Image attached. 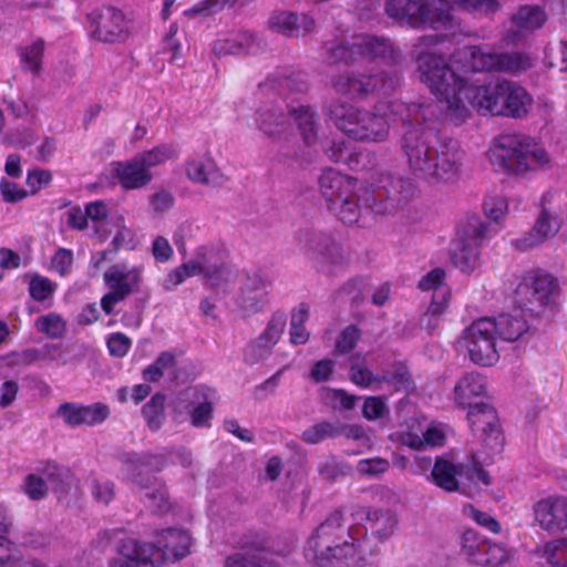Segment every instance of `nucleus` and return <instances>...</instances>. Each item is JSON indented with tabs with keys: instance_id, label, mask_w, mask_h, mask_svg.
<instances>
[{
	"instance_id": "6e6d98bb",
	"label": "nucleus",
	"mask_w": 567,
	"mask_h": 567,
	"mask_svg": "<svg viewBox=\"0 0 567 567\" xmlns=\"http://www.w3.org/2000/svg\"><path fill=\"white\" fill-rule=\"evenodd\" d=\"M462 512L464 516L473 519L478 525L487 528L492 533L498 534L501 532V526L496 519H494L489 514L476 509L473 505H464Z\"/></svg>"
},
{
	"instance_id": "0e129e2a",
	"label": "nucleus",
	"mask_w": 567,
	"mask_h": 567,
	"mask_svg": "<svg viewBox=\"0 0 567 567\" xmlns=\"http://www.w3.org/2000/svg\"><path fill=\"white\" fill-rule=\"evenodd\" d=\"M445 271L441 268H435L423 276L417 286L422 291L434 290V292H437L443 289H447L446 287H443Z\"/></svg>"
},
{
	"instance_id": "1a4fd4ad",
	"label": "nucleus",
	"mask_w": 567,
	"mask_h": 567,
	"mask_svg": "<svg viewBox=\"0 0 567 567\" xmlns=\"http://www.w3.org/2000/svg\"><path fill=\"white\" fill-rule=\"evenodd\" d=\"M342 520V514L334 512L316 529L305 548L308 560L324 567L333 559H342L353 554V543L340 540Z\"/></svg>"
},
{
	"instance_id": "a19ab883",
	"label": "nucleus",
	"mask_w": 567,
	"mask_h": 567,
	"mask_svg": "<svg viewBox=\"0 0 567 567\" xmlns=\"http://www.w3.org/2000/svg\"><path fill=\"white\" fill-rule=\"evenodd\" d=\"M495 321L497 334L506 341H515L528 330V324L522 317L503 315Z\"/></svg>"
},
{
	"instance_id": "e2e57ef3",
	"label": "nucleus",
	"mask_w": 567,
	"mask_h": 567,
	"mask_svg": "<svg viewBox=\"0 0 567 567\" xmlns=\"http://www.w3.org/2000/svg\"><path fill=\"white\" fill-rule=\"evenodd\" d=\"M73 252L65 248H60L51 258V269L60 276H66L72 268Z\"/></svg>"
},
{
	"instance_id": "2eb2a0df",
	"label": "nucleus",
	"mask_w": 567,
	"mask_h": 567,
	"mask_svg": "<svg viewBox=\"0 0 567 567\" xmlns=\"http://www.w3.org/2000/svg\"><path fill=\"white\" fill-rule=\"evenodd\" d=\"M144 266L118 262L104 272V284L109 292L101 299V307L110 315L116 303L137 291L143 281Z\"/></svg>"
},
{
	"instance_id": "39448f33",
	"label": "nucleus",
	"mask_w": 567,
	"mask_h": 567,
	"mask_svg": "<svg viewBox=\"0 0 567 567\" xmlns=\"http://www.w3.org/2000/svg\"><path fill=\"white\" fill-rule=\"evenodd\" d=\"M487 157L496 172L514 176H525L550 163L546 150L534 140L512 134L495 138Z\"/></svg>"
},
{
	"instance_id": "4d7b16f0",
	"label": "nucleus",
	"mask_w": 567,
	"mask_h": 567,
	"mask_svg": "<svg viewBox=\"0 0 567 567\" xmlns=\"http://www.w3.org/2000/svg\"><path fill=\"white\" fill-rule=\"evenodd\" d=\"M151 254L156 262L166 264L174 257V249L164 236H155L151 244Z\"/></svg>"
},
{
	"instance_id": "5fc2aeb1",
	"label": "nucleus",
	"mask_w": 567,
	"mask_h": 567,
	"mask_svg": "<svg viewBox=\"0 0 567 567\" xmlns=\"http://www.w3.org/2000/svg\"><path fill=\"white\" fill-rule=\"evenodd\" d=\"M143 496L147 499L148 506L156 513H164L167 508V497L164 486L156 485L155 487L142 486Z\"/></svg>"
},
{
	"instance_id": "f257e3e1",
	"label": "nucleus",
	"mask_w": 567,
	"mask_h": 567,
	"mask_svg": "<svg viewBox=\"0 0 567 567\" xmlns=\"http://www.w3.org/2000/svg\"><path fill=\"white\" fill-rule=\"evenodd\" d=\"M443 40L441 35H424L415 44L419 76L436 96L447 120L463 123L473 110L494 115L522 117L529 111L533 99L527 91L511 81L470 84L432 49Z\"/></svg>"
},
{
	"instance_id": "c85d7f7f",
	"label": "nucleus",
	"mask_w": 567,
	"mask_h": 567,
	"mask_svg": "<svg viewBox=\"0 0 567 567\" xmlns=\"http://www.w3.org/2000/svg\"><path fill=\"white\" fill-rule=\"evenodd\" d=\"M65 473L56 464H47L41 473L28 474L21 486L22 492L32 501H40L47 496L48 485L55 482Z\"/></svg>"
},
{
	"instance_id": "7ed1b4c3",
	"label": "nucleus",
	"mask_w": 567,
	"mask_h": 567,
	"mask_svg": "<svg viewBox=\"0 0 567 567\" xmlns=\"http://www.w3.org/2000/svg\"><path fill=\"white\" fill-rule=\"evenodd\" d=\"M489 4L491 0H389L385 11L412 28L441 30L453 27V9L477 10Z\"/></svg>"
},
{
	"instance_id": "423d86ee",
	"label": "nucleus",
	"mask_w": 567,
	"mask_h": 567,
	"mask_svg": "<svg viewBox=\"0 0 567 567\" xmlns=\"http://www.w3.org/2000/svg\"><path fill=\"white\" fill-rule=\"evenodd\" d=\"M190 536L182 529H167L157 535L156 543L138 544L133 539L123 543L121 557L111 567H162L188 555Z\"/></svg>"
},
{
	"instance_id": "a18cd8bd",
	"label": "nucleus",
	"mask_w": 567,
	"mask_h": 567,
	"mask_svg": "<svg viewBox=\"0 0 567 567\" xmlns=\"http://www.w3.org/2000/svg\"><path fill=\"white\" fill-rule=\"evenodd\" d=\"M451 299V293L449 289H443L442 291L434 292L433 299L426 313L423 317V321H426L427 329L430 331L434 330L437 324V319L441 317L447 309Z\"/></svg>"
},
{
	"instance_id": "c9c22d12",
	"label": "nucleus",
	"mask_w": 567,
	"mask_h": 567,
	"mask_svg": "<svg viewBox=\"0 0 567 567\" xmlns=\"http://www.w3.org/2000/svg\"><path fill=\"white\" fill-rule=\"evenodd\" d=\"M45 43L37 38L22 43L18 48V55L23 70L37 75L42 70V60Z\"/></svg>"
},
{
	"instance_id": "7c9ffc66",
	"label": "nucleus",
	"mask_w": 567,
	"mask_h": 567,
	"mask_svg": "<svg viewBox=\"0 0 567 567\" xmlns=\"http://www.w3.org/2000/svg\"><path fill=\"white\" fill-rule=\"evenodd\" d=\"M186 395L194 399L196 406L190 413V422L196 427L208 426L213 413V404L216 392L206 386H198L186 392Z\"/></svg>"
},
{
	"instance_id": "20e7f679",
	"label": "nucleus",
	"mask_w": 567,
	"mask_h": 567,
	"mask_svg": "<svg viewBox=\"0 0 567 567\" xmlns=\"http://www.w3.org/2000/svg\"><path fill=\"white\" fill-rule=\"evenodd\" d=\"M228 251L221 243H208L195 248L192 257L172 269L164 280L162 287L172 291L190 277L199 276L210 287H219L229 282L234 272L227 264Z\"/></svg>"
},
{
	"instance_id": "37998d69",
	"label": "nucleus",
	"mask_w": 567,
	"mask_h": 567,
	"mask_svg": "<svg viewBox=\"0 0 567 567\" xmlns=\"http://www.w3.org/2000/svg\"><path fill=\"white\" fill-rule=\"evenodd\" d=\"M30 297L35 301H45L54 295L56 284L39 274H27Z\"/></svg>"
},
{
	"instance_id": "680f3d73",
	"label": "nucleus",
	"mask_w": 567,
	"mask_h": 567,
	"mask_svg": "<svg viewBox=\"0 0 567 567\" xmlns=\"http://www.w3.org/2000/svg\"><path fill=\"white\" fill-rule=\"evenodd\" d=\"M52 181V174L48 169L35 168L27 174L25 184L31 189V194H37L47 187Z\"/></svg>"
},
{
	"instance_id": "412c9836",
	"label": "nucleus",
	"mask_w": 567,
	"mask_h": 567,
	"mask_svg": "<svg viewBox=\"0 0 567 567\" xmlns=\"http://www.w3.org/2000/svg\"><path fill=\"white\" fill-rule=\"evenodd\" d=\"M255 121L257 127L274 140L285 138L290 132L289 107L265 105L257 111Z\"/></svg>"
},
{
	"instance_id": "0eeeda50",
	"label": "nucleus",
	"mask_w": 567,
	"mask_h": 567,
	"mask_svg": "<svg viewBox=\"0 0 567 567\" xmlns=\"http://www.w3.org/2000/svg\"><path fill=\"white\" fill-rule=\"evenodd\" d=\"M334 90L341 95L330 107V116L336 127L343 132L349 141L333 142L330 148V158L337 163L349 164L354 156V110L352 90V72L347 71L333 81Z\"/></svg>"
},
{
	"instance_id": "4c0bfd02",
	"label": "nucleus",
	"mask_w": 567,
	"mask_h": 567,
	"mask_svg": "<svg viewBox=\"0 0 567 567\" xmlns=\"http://www.w3.org/2000/svg\"><path fill=\"white\" fill-rule=\"evenodd\" d=\"M352 433L353 429L350 426H343L339 423L321 422L305 430L301 437L308 444H318L326 439L333 437L339 434L350 437L352 436Z\"/></svg>"
},
{
	"instance_id": "9b49d317",
	"label": "nucleus",
	"mask_w": 567,
	"mask_h": 567,
	"mask_svg": "<svg viewBox=\"0 0 567 567\" xmlns=\"http://www.w3.org/2000/svg\"><path fill=\"white\" fill-rule=\"evenodd\" d=\"M464 70L472 71H525L533 65L532 59L523 53H496L488 47H464L454 56Z\"/></svg>"
},
{
	"instance_id": "69168bd1",
	"label": "nucleus",
	"mask_w": 567,
	"mask_h": 567,
	"mask_svg": "<svg viewBox=\"0 0 567 567\" xmlns=\"http://www.w3.org/2000/svg\"><path fill=\"white\" fill-rule=\"evenodd\" d=\"M362 413L368 420H378L388 413V406L382 398L370 396L362 405Z\"/></svg>"
},
{
	"instance_id": "603ef678",
	"label": "nucleus",
	"mask_w": 567,
	"mask_h": 567,
	"mask_svg": "<svg viewBox=\"0 0 567 567\" xmlns=\"http://www.w3.org/2000/svg\"><path fill=\"white\" fill-rule=\"evenodd\" d=\"M320 398L333 409L350 410L354 405V398L342 390L322 388L320 390Z\"/></svg>"
},
{
	"instance_id": "e433bc0d",
	"label": "nucleus",
	"mask_w": 567,
	"mask_h": 567,
	"mask_svg": "<svg viewBox=\"0 0 567 567\" xmlns=\"http://www.w3.org/2000/svg\"><path fill=\"white\" fill-rule=\"evenodd\" d=\"M353 38V33L348 31L347 34L336 35V38L327 44V59L330 64H344L351 69L350 63L353 58L351 41Z\"/></svg>"
},
{
	"instance_id": "9d476101",
	"label": "nucleus",
	"mask_w": 567,
	"mask_h": 567,
	"mask_svg": "<svg viewBox=\"0 0 567 567\" xmlns=\"http://www.w3.org/2000/svg\"><path fill=\"white\" fill-rule=\"evenodd\" d=\"M433 483L446 492H455L461 484L477 491L491 485V476L475 460L454 463L446 457H439L432 468Z\"/></svg>"
},
{
	"instance_id": "4468645a",
	"label": "nucleus",
	"mask_w": 567,
	"mask_h": 567,
	"mask_svg": "<svg viewBox=\"0 0 567 567\" xmlns=\"http://www.w3.org/2000/svg\"><path fill=\"white\" fill-rule=\"evenodd\" d=\"M487 233L486 224L478 216H470L462 220L452 241V258L462 271H472L480 259V248Z\"/></svg>"
},
{
	"instance_id": "c756f323",
	"label": "nucleus",
	"mask_w": 567,
	"mask_h": 567,
	"mask_svg": "<svg viewBox=\"0 0 567 567\" xmlns=\"http://www.w3.org/2000/svg\"><path fill=\"white\" fill-rule=\"evenodd\" d=\"M487 393L486 380L483 375L471 372L464 374L454 386V401L461 408H473L477 404L476 399L485 396Z\"/></svg>"
},
{
	"instance_id": "f3484780",
	"label": "nucleus",
	"mask_w": 567,
	"mask_h": 567,
	"mask_svg": "<svg viewBox=\"0 0 567 567\" xmlns=\"http://www.w3.org/2000/svg\"><path fill=\"white\" fill-rule=\"evenodd\" d=\"M536 525L549 534L564 533L567 522V496L548 495L533 505Z\"/></svg>"
},
{
	"instance_id": "de8ad7c7",
	"label": "nucleus",
	"mask_w": 567,
	"mask_h": 567,
	"mask_svg": "<svg viewBox=\"0 0 567 567\" xmlns=\"http://www.w3.org/2000/svg\"><path fill=\"white\" fill-rule=\"evenodd\" d=\"M286 326V316L284 313H275L271 316L265 330L258 338L272 349L282 336Z\"/></svg>"
},
{
	"instance_id": "774afa93",
	"label": "nucleus",
	"mask_w": 567,
	"mask_h": 567,
	"mask_svg": "<svg viewBox=\"0 0 567 567\" xmlns=\"http://www.w3.org/2000/svg\"><path fill=\"white\" fill-rule=\"evenodd\" d=\"M19 560L16 545L6 536L0 535V567H14Z\"/></svg>"
},
{
	"instance_id": "864d4df0",
	"label": "nucleus",
	"mask_w": 567,
	"mask_h": 567,
	"mask_svg": "<svg viewBox=\"0 0 567 567\" xmlns=\"http://www.w3.org/2000/svg\"><path fill=\"white\" fill-rule=\"evenodd\" d=\"M483 207L486 216L489 219L494 221H499L508 213V200L503 195L491 194L486 196Z\"/></svg>"
},
{
	"instance_id": "052dcab7",
	"label": "nucleus",
	"mask_w": 567,
	"mask_h": 567,
	"mask_svg": "<svg viewBox=\"0 0 567 567\" xmlns=\"http://www.w3.org/2000/svg\"><path fill=\"white\" fill-rule=\"evenodd\" d=\"M270 352H271V348L268 347L259 338H256L254 341H251L246 347L245 352H244V358L247 363L255 364V363L268 358Z\"/></svg>"
},
{
	"instance_id": "5701e85b",
	"label": "nucleus",
	"mask_w": 567,
	"mask_h": 567,
	"mask_svg": "<svg viewBox=\"0 0 567 567\" xmlns=\"http://www.w3.org/2000/svg\"><path fill=\"white\" fill-rule=\"evenodd\" d=\"M384 183V181H382ZM374 197L372 200L370 198L364 197V195H360L367 203L370 205H375L377 200L384 202L383 208L379 209V212H393L400 208L403 204H405L413 194L412 186L409 182L403 179L389 181L385 179V184L382 187H374L372 189Z\"/></svg>"
},
{
	"instance_id": "a211bd4d",
	"label": "nucleus",
	"mask_w": 567,
	"mask_h": 567,
	"mask_svg": "<svg viewBox=\"0 0 567 567\" xmlns=\"http://www.w3.org/2000/svg\"><path fill=\"white\" fill-rule=\"evenodd\" d=\"M90 21L89 31L91 35L102 42H120L128 35V21L124 14L115 9H106L95 20L93 17Z\"/></svg>"
},
{
	"instance_id": "dca6fc26",
	"label": "nucleus",
	"mask_w": 567,
	"mask_h": 567,
	"mask_svg": "<svg viewBox=\"0 0 567 567\" xmlns=\"http://www.w3.org/2000/svg\"><path fill=\"white\" fill-rule=\"evenodd\" d=\"M460 555L474 565L498 567L508 561L513 553L504 545L492 543L477 532L468 529L460 537Z\"/></svg>"
},
{
	"instance_id": "bb28decb",
	"label": "nucleus",
	"mask_w": 567,
	"mask_h": 567,
	"mask_svg": "<svg viewBox=\"0 0 567 567\" xmlns=\"http://www.w3.org/2000/svg\"><path fill=\"white\" fill-rule=\"evenodd\" d=\"M110 172L126 189L143 187L152 179V174L137 155L131 161L112 163Z\"/></svg>"
},
{
	"instance_id": "ea45409f",
	"label": "nucleus",
	"mask_w": 567,
	"mask_h": 567,
	"mask_svg": "<svg viewBox=\"0 0 567 567\" xmlns=\"http://www.w3.org/2000/svg\"><path fill=\"white\" fill-rule=\"evenodd\" d=\"M537 551L549 567H567V538L548 540Z\"/></svg>"
},
{
	"instance_id": "2f4dec72",
	"label": "nucleus",
	"mask_w": 567,
	"mask_h": 567,
	"mask_svg": "<svg viewBox=\"0 0 567 567\" xmlns=\"http://www.w3.org/2000/svg\"><path fill=\"white\" fill-rule=\"evenodd\" d=\"M290 123L293 121L306 145L316 144L318 132L317 113L309 105L289 107Z\"/></svg>"
},
{
	"instance_id": "473e14b6",
	"label": "nucleus",
	"mask_w": 567,
	"mask_h": 567,
	"mask_svg": "<svg viewBox=\"0 0 567 567\" xmlns=\"http://www.w3.org/2000/svg\"><path fill=\"white\" fill-rule=\"evenodd\" d=\"M310 318V306L300 302L291 309L289 322V341L292 346L306 344L310 339V331L306 323Z\"/></svg>"
},
{
	"instance_id": "f8f14e48",
	"label": "nucleus",
	"mask_w": 567,
	"mask_h": 567,
	"mask_svg": "<svg viewBox=\"0 0 567 567\" xmlns=\"http://www.w3.org/2000/svg\"><path fill=\"white\" fill-rule=\"evenodd\" d=\"M320 193L328 209L343 224L354 223V181L351 176L329 168L319 178Z\"/></svg>"
},
{
	"instance_id": "b1692460",
	"label": "nucleus",
	"mask_w": 567,
	"mask_h": 567,
	"mask_svg": "<svg viewBox=\"0 0 567 567\" xmlns=\"http://www.w3.org/2000/svg\"><path fill=\"white\" fill-rule=\"evenodd\" d=\"M547 20L545 10L539 6L520 7L512 16L507 37L513 41L525 38L542 28Z\"/></svg>"
},
{
	"instance_id": "cd10ccee",
	"label": "nucleus",
	"mask_w": 567,
	"mask_h": 567,
	"mask_svg": "<svg viewBox=\"0 0 567 567\" xmlns=\"http://www.w3.org/2000/svg\"><path fill=\"white\" fill-rule=\"evenodd\" d=\"M184 168L187 178L193 183L215 186L223 182V174L209 154L188 158Z\"/></svg>"
},
{
	"instance_id": "58836bf2",
	"label": "nucleus",
	"mask_w": 567,
	"mask_h": 567,
	"mask_svg": "<svg viewBox=\"0 0 567 567\" xmlns=\"http://www.w3.org/2000/svg\"><path fill=\"white\" fill-rule=\"evenodd\" d=\"M256 38L248 32H239L230 38L218 40L215 50L220 54L255 53Z\"/></svg>"
},
{
	"instance_id": "338daca9",
	"label": "nucleus",
	"mask_w": 567,
	"mask_h": 567,
	"mask_svg": "<svg viewBox=\"0 0 567 567\" xmlns=\"http://www.w3.org/2000/svg\"><path fill=\"white\" fill-rule=\"evenodd\" d=\"M117 231L113 238V244L116 248L125 247L127 249H134L136 247V240L134 231L124 225L123 217H118L116 221Z\"/></svg>"
},
{
	"instance_id": "72a5a7b5",
	"label": "nucleus",
	"mask_w": 567,
	"mask_h": 567,
	"mask_svg": "<svg viewBox=\"0 0 567 567\" xmlns=\"http://www.w3.org/2000/svg\"><path fill=\"white\" fill-rule=\"evenodd\" d=\"M357 140L377 142L386 135L388 121L383 114L363 113L357 115Z\"/></svg>"
},
{
	"instance_id": "f03ea898",
	"label": "nucleus",
	"mask_w": 567,
	"mask_h": 567,
	"mask_svg": "<svg viewBox=\"0 0 567 567\" xmlns=\"http://www.w3.org/2000/svg\"><path fill=\"white\" fill-rule=\"evenodd\" d=\"M430 130L411 128L402 150L413 174L431 184L455 183L461 175L462 156L457 150L435 148Z\"/></svg>"
},
{
	"instance_id": "6ab92c4d",
	"label": "nucleus",
	"mask_w": 567,
	"mask_h": 567,
	"mask_svg": "<svg viewBox=\"0 0 567 567\" xmlns=\"http://www.w3.org/2000/svg\"><path fill=\"white\" fill-rule=\"evenodd\" d=\"M467 420L473 433L489 445H501L502 433L496 412L488 404H475L468 409Z\"/></svg>"
},
{
	"instance_id": "8fccbe9b",
	"label": "nucleus",
	"mask_w": 567,
	"mask_h": 567,
	"mask_svg": "<svg viewBox=\"0 0 567 567\" xmlns=\"http://www.w3.org/2000/svg\"><path fill=\"white\" fill-rule=\"evenodd\" d=\"M225 567H276L261 554H234L225 560Z\"/></svg>"
},
{
	"instance_id": "3c124183",
	"label": "nucleus",
	"mask_w": 567,
	"mask_h": 567,
	"mask_svg": "<svg viewBox=\"0 0 567 567\" xmlns=\"http://www.w3.org/2000/svg\"><path fill=\"white\" fill-rule=\"evenodd\" d=\"M164 395L155 394L143 408L144 417L152 430H157L164 420Z\"/></svg>"
},
{
	"instance_id": "49530a36",
	"label": "nucleus",
	"mask_w": 567,
	"mask_h": 567,
	"mask_svg": "<svg viewBox=\"0 0 567 567\" xmlns=\"http://www.w3.org/2000/svg\"><path fill=\"white\" fill-rule=\"evenodd\" d=\"M390 50L386 41L373 35H357V55L361 54L367 58L383 56Z\"/></svg>"
},
{
	"instance_id": "aec40b11",
	"label": "nucleus",
	"mask_w": 567,
	"mask_h": 567,
	"mask_svg": "<svg viewBox=\"0 0 567 567\" xmlns=\"http://www.w3.org/2000/svg\"><path fill=\"white\" fill-rule=\"evenodd\" d=\"M406 431L401 433V442L411 449L441 446L445 442L446 429L442 424H430L423 427L420 421L411 419Z\"/></svg>"
},
{
	"instance_id": "393cba45",
	"label": "nucleus",
	"mask_w": 567,
	"mask_h": 567,
	"mask_svg": "<svg viewBox=\"0 0 567 567\" xmlns=\"http://www.w3.org/2000/svg\"><path fill=\"white\" fill-rule=\"evenodd\" d=\"M557 290L555 278L546 272L536 271L524 278L518 293L526 296L530 303L547 305Z\"/></svg>"
},
{
	"instance_id": "09e8293b",
	"label": "nucleus",
	"mask_w": 567,
	"mask_h": 567,
	"mask_svg": "<svg viewBox=\"0 0 567 567\" xmlns=\"http://www.w3.org/2000/svg\"><path fill=\"white\" fill-rule=\"evenodd\" d=\"M87 218L94 223V229L101 239H105L111 230L104 226L107 224L105 220L107 216V208L103 202H92L85 207Z\"/></svg>"
},
{
	"instance_id": "79ce46f5",
	"label": "nucleus",
	"mask_w": 567,
	"mask_h": 567,
	"mask_svg": "<svg viewBox=\"0 0 567 567\" xmlns=\"http://www.w3.org/2000/svg\"><path fill=\"white\" fill-rule=\"evenodd\" d=\"M179 151L173 144H162L147 152L141 153L137 156L143 162L144 166L150 172V168L163 165L168 161L176 159Z\"/></svg>"
},
{
	"instance_id": "f704fd0d",
	"label": "nucleus",
	"mask_w": 567,
	"mask_h": 567,
	"mask_svg": "<svg viewBox=\"0 0 567 567\" xmlns=\"http://www.w3.org/2000/svg\"><path fill=\"white\" fill-rule=\"evenodd\" d=\"M364 515L368 524L365 529H370L371 533L380 540L388 539L394 534L398 525V518L393 513L365 509Z\"/></svg>"
},
{
	"instance_id": "bf43d9fd",
	"label": "nucleus",
	"mask_w": 567,
	"mask_h": 567,
	"mask_svg": "<svg viewBox=\"0 0 567 567\" xmlns=\"http://www.w3.org/2000/svg\"><path fill=\"white\" fill-rule=\"evenodd\" d=\"M334 372V361L331 359H321L316 361L309 372V379L316 383L327 382Z\"/></svg>"
},
{
	"instance_id": "ddd939ff",
	"label": "nucleus",
	"mask_w": 567,
	"mask_h": 567,
	"mask_svg": "<svg viewBox=\"0 0 567 567\" xmlns=\"http://www.w3.org/2000/svg\"><path fill=\"white\" fill-rule=\"evenodd\" d=\"M497 336L495 319L481 318L463 331L458 344L475 364L491 367L499 359Z\"/></svg>"
},
{
	"instance_id": "13d9d810",
	"label": "nucleus",
	"mask_w": 567,
	"mask_h": 567,
	"mask_svg": "<svg viewBox=\"0 0 567 567\" xmlns=\"http://www.w3.org/2000/svg\"><path fill=\"white\" fill-rule=\"evenodd\" d=\"M393 112L403 113L408 112L411 115V126L416 125H426L429 122V115L432 113L430 106H422L412 104L411 107H408L403 104H395L393 106Z\"/></svg>"
},
{
	"instance_id": "4be33fe9",
	"label": "nucleus",
	"mask_w": 567,
	"mask_h": 567,
	"mask_svg": "<svg viewBox=\"0 0 567 567\" xmlns=\"http://www.w3.org/2000/svg\"><path fill=\"white\" fill-rule=\"evenodd\" d=\"M109 414V408L102 403L86 406L76 403H63L58 410V415L70 426L100 424Z\"/></svg>"
},
{
	"instance_id": "c03bdc74",
	"label": "nucleus",
	"mask_w": 567,
	"mask_h": 567,
	"mask_svg": "<svg viewBox=\"0 0 567 567\" xmlns=\"http://www.w3.org/2000/svg\"><path fill=\"white\" fill-rule=\"evenodd\" d=\"M34 327L37 331L44 333L51 339H59L64 336L66 323L60 315L50 312L38 317L34 321Z\"/></svg>"
},
{
	"instance_id": "6e6552de",
	"label": "nucleus",
	"mask_w": 567,
	"mask_h": 567,
	"mask_svg": "<svg viewBox=\"0 0 567 567\" xmlns=\"http://www.w3.org/2000/svg\"><path fill=\"white\" fill-rule=\"evenodd\" d=\"M567 218V192L564 189H548L539 200V213L530 231L515 240L519 249H529L555 237Z\"/></svg>"
},
{
	"instance_id": "a878e982",
	"label": "nucleus",
	"mask_w": 567,
	"mask_h": 567,
	"mask_svg": "<svg viewBox=\"0 0 567 567\" xmlns=\"http://www.w3.org/2000/svg\"><path fill=\"white\" fill-rule=\"evenodd\" d=\"M315 20L308 14H296L288 11L274 12L268 20V27L274 32L285 37H299L315 29Z\"/></svg>"
}]
</instances>
